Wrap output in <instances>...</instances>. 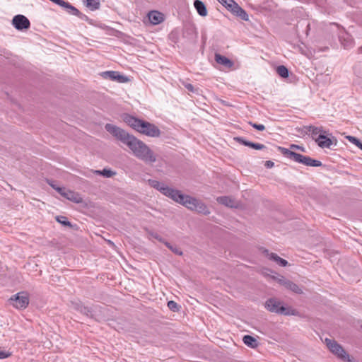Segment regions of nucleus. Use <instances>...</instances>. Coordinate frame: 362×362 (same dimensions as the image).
Wrapping results in <instances>:
<instances>
[{"mask_svg": "<svg viewBox=\"0 0 362 362\" xmlns=\"http://www.w3.org/2000/svg\"><path fill=\"white\" fill-rule=\"evenodd\" d=\"M168 307L170 310L175 312L178 311L180 306L176 302L173 300H170L168 303Z\"/></svg>", "mask_w": 362, "mask_h": 362, "instance_id": "7c9ffc66", "label": "nucleus"}, {"mask_svg": "<svg viewBox=\"0 0 362 362\" xmlns=\"http://www.w3.org/2000/svg\"><path fill=\"white\" fill-rule=\"evenodd\" d=\"M350 142H351L352 144H354L355 141H356V137L353 136H347L346 137Z\"/></svg>", "mask_w": 362, "mask_h": 362, "instance_id": "ea45409f", "label": "nucleus"}, {"mask_svg": "<svg viewBox=\"0 0 362 362\" xmlns=\"http://www.w3.org/2000/svg\"><path fill=\"white\" fill-rule=\"evenodd\" d=\"M76 309L78 310L81 313L86 315L88 317H93V312L91 308L84 306L80 303L76 304Z\"/></svg>", "mask_w": 362, "mask_h": 362, "instance_id": "4be33fe9", "label": "nucleus"}, {"mask_svg": "<svg viewBox=\"0 0 362 362\" xmlns=\"http://www.w3.org/2000/svg\"><path fill=\"white\" fill-rule=\"evenodd\" d=\"M148 183L151 185V187L156 189L159 192H160L163 194V189H165L167 187L166 185H165L163 182H160L159 181H157L156 180H148Z\"/></svg>", "mask_w": 362, "mask_h": 362, "instance_id": "5701e85b", "label": "nucleus"}, {"mask_svg": "<svg viewBox=\"0 0 362 362\" xmlns=\"http://www.w3.org/2000/svg\"><path fill=\"white\" fill-rule=\"evenodd\" d=\"M163 194L179 204L182 200V199H183V194L180 190L171 188L168 185L165 189H163Z\"/></svg>", "mask_w": 362, "mask_h": 362, "instance_id": "9d476101", "label": "nucleus"}, {"mask_svg": "<svg viewBox=\"0 0 362 362\" xmlns=\"http://www.w3.org/2000/svg\"><path fill=\"white\" fill-rule=\"evenodd\" d=\"M360 142L361 141L358 139H356V141H355L354 144H355L357 146L360 144Z\"/></svg>", "mask_w": 362, "mask_h": 362, "instance_id": "c03bdc74", "label": "nucleus"}, {"mask_svg": "<svg viewBox=\"0 0 362 362\" xmlns=\"http://www.w3.org/2000/svg\"><path fill=\"white\" fill-rule=\"evenodd\" d=\"M102 76L106 79H110L111 81L122 83L129 81L128 77L124 75H122L118 71H107L103 72Z\"/></svg>", "mask_w": 362, "mask_h": 362, "instance_id": "1a4fd4ad", "label": "nucleus"}, {"mask_svg": "<svg viewBox=\"0 0 362 362\" xmlns=\"http://www.w3.org/2000/svg\"><path fill=\"white\" fill-rule=\"evenodd\" d=\"M265 165H266L267 168H272V167H273V165H274V163H273L272 161L269 160V161H267V162H266Z\"/></svg>", "mask_w": 362, "mask_h": 362, "instance_id": "79ce46f5", "label": "nucleus"}, {"mask_svg": "<svg viewBox=\"0 0 362 362\" xmlns=\"http://www.w3.org/2000/svg\"><path fill=\"white\" fill-rule=\"evenodd\" d=\"M279 152L286 158L292 160L296 163L303 164L306 166L320 167L322 165L321 161L313 159L309 156H305L300 153H297L293 151L284 147H279Z\"/></svg>", "mask_w": 362, "mask_h": 362, "instance_id": "7ed1b4c3", "label": "nucleus"}, {"mask_svg": "<svg viewBox=\"0 0 362 362\" xmlns=\"http://www.w3.org/2000/svg\"><path fill=\"white\" fill-rule=\"evenodd\" d=\"M62 8H64V10L69 14L76 16L81 18H83V16H84L76 7H74L67 1H66L65 4Z\"/></svg>", "mask_w": 362, "mask_h": 362, "instance_id": "6ab92c4d", "label": "nucleus"}, {"mask_svg": "<svg viewBox=\"0 0 362 362\" xmlns=\"http://www.w3.org/2000/svg\"><path fill=\"white\" fill-rule=\"evenodd\" d=\"M165 245L175 254L182 255V252L175 246L171 245L169 243L165 242Z\"/></svg>", "mask_w": 362, "mask_h": 362, "instance_id": "c756f323", "label": "nucleus"}, {"mask_svg": "<svg viewBox=\"0 0 362 362\" xmlns=\"http://www.w3.org/2000/svg\"><path fill=\"white\" fill-rule=\"evenodd\" d=\"M148 17L150 22L153 25L159 24L163 21V15L156 11H150L148 14Z\"/></svg>", "mask_w": 362, "mask_h": 362, "instance_id": "f3484780", "label": "nucleus"}, {"mask_svg": "<svg viewBox=\"0 0 362 362\" xmlns=\"http://www.w3.org/2000/svg\"><path fill=\"white\" fill-rule=\"evenodd\" d=\"M315 142L321 148H330L333 144V140L327 137L324 134H319L318 136L315 138Z\"/></svg>", "mask_w": 362, "mask_h": 362, "instance_id": "ddd939ff", "label": "nucleus"}, {"mask_svg": "<svg viewBox=\"0 0 362 362\" xmlns=\"http://www.w3.org/2000/svg\"><path fill=\"white\" fill-rule=\"evenodd\" d=\"M11 354L9 353L0 350V359L6 358L8 357Z\"/></svg>", "mask_w": 362, "mask_h": 362, "instance_id": "e433bc0d", "label": "nucleus"}, {"mask_svg": "<svg viewBox=\"0 0 362 362\" xmlns=\"http://www.w3.org/2000/svg\"><path fill=\"white\" fill-rule=\"evenodd\" d=\"M10 303L18 309L25 308L29 303L28 296L25 293H18L9 299Z\"/></svg>", "mask_w": 362, "mask_h": 362, "instance_id": "0eeeda50", "label": "nucleus"}, {"mask_svg": "<svg viewBox=\"0 0 362 362\" xmlns=\"http://www.w3.org/2000/svg\"><path fill=\"white\" fill-rule=\"evenodd\" d=\"M289 150H300L303 152H305V148L303 146H300L296 144H291Z\"/></svg>", "mask_w": 362, "mask_h": 362, "instance_id": "473e14b6", "label": "nucleus"}, {"mask_svg": "<svg viewBox=\"0 0 362 362\" xmlns=\"http://www.w3.org/2000/svg\"><path fill=\"white\" fill-rule=\"evenodd\" d=\"M361 150H362V148H361Z\"/></svg>", "mask_w": 362, "mask_h": 362, "instance_id": "de8ad7c7", "label": "nucleus"}, {"mask_svg": "<svg viewBox=\"0 0 362 362\" xmlns=\"http://www.w3.org/2000/svg\"><path fill=\"white\" fill-rule=\"evenodd\" d=\"M185 87L190 92H194V86L190 83H186L185 84Z\"/></svg>", "mask_w": 362, "mask_h": 362, "instance_id": "58836bf2", "label": "nucleus"}, {"mask_svg": "<svg viewBox=\"0 0 362 362\" xmlns=\"http://www.w3.org/2000/svg\"><path fill=\"white\" fill-rule=\"evenodd\" d=\"M64 197L75 203H81L83 201L82 197L78 193L74 192L69 189L66 190Z\"/></svg>", "mask_w": 362, "mask_h": 362, "instance_id": "a211bd4d", "label": "nucleus"}, {"mask_svg": "<svg viewBox=\"0 0 362 362\" xmlns=\"http://www.w3.org/2000/svg\"><path fill=\"white\" fill-rule=\"evenodd\" d=\"M48 184L53 188L56 190V188H57L59 186H57L56 184H55V182L54 181H48Z\"/></svg>", "mask_w": 362, "mask_h": 362, "instance_id": "a19ab883", "label": "nucleus"}, {"mask_svg": "<svg viewBox=\"0 0 362 362\" xmlns=\"http://www.w3.org/2000/svg\"><path fill=\"white\" fill-rule=\"evenodd\" d=\"M50 1L57 4V5L60 6L61 7H63L66 3V1L64 0H50Z\"/></svg>", "mask_w": 362, "mask_h": 362, "instance_id": "4c0bfd02", "label": "nucleus"}, {"mask_svg": "<svg viewBox=\"0 0 362 362\" xmlns=\"http://www.w3.org/2000/svg\"><path fill=\"white\" fill-rule=\"evenodd\" d=\"M235 16L240 17L242 20L248 21V15L235 1L233 0L229 7L227 8Z\"/></svg>", "mask_w": 362, "mask_h": 362, "instance_id": "9b49d317", "label": "nucleus"}, {"mask_svg": "<svg viewBox=\"0 0 362 362\" xmlns=\"http://www.w3.org/2000/svg\"><path fill=\"white\" fill-rule=\"evenodd\" d=\"M66 190V189L65 187H59V186L57 188H56V191L63 197L64 195Z\"/></svg>", "mask_w": 362, "mask_h": 362, "instance_id": "f704fd0d", "label": "nucleus"}, {"mask_svg": "<svg viewBox=\"0 0 362 362\" xmlns=\"http://www.w3.org/2000/svg\"><path fill=\"white\" fill-rule=\"evenodd\" d=\"M220 4L224 6L226 8L229 7L233 0H217Z\"/></svg>", "mask_w": 362, "mask_h": 362, "instance_id": "72a5a7b5", "label": "nucleus"}, {"mask_svg": "<svg viewBox=\"0 0 362 362\" xmlns=\"http://www.w3.org/2000/svg\"><path fill=\"white\" fill-rule=\"evenodd\" d=\"M284 287L296 293H302L303 292L296 284L291 281L290 280L287 281Z\"/></svg>", "mask_w": 362, "mask_h": 362, "instance_id": "b1692460", "label": "nucleus"}, {"mask_svg": "<svg viewBox=\"0 0 362 362\" xmlns=\"http://www.w3.org/2000/svg\"><path fill=\"white\" fill-rule=\"evenodd\" d=\"M180 202V204L187 207L191 211H195L197 213L202 214L204 215H209L210 211L207 206L202 201L183 194V199Z\"/></svg>", "mask_w": 362, "mask_h": 362, "instance_id": "20e7f679", "label": "nucleus"}, {"mask_svg": "<svg viewBox=\"0 0 362 362\" xmlns=\"http://www.w3.org/2000/svg\"><path fill=\"white\" fill-rule=\"evenodd\" d=\"M276 73L282 78H287L288 76V69L284 65L277 66Z\"/></svg>", "mask_w": 362, "mask_h": 362, "instance_id": "cd10ccee", "label": "nucleus"}, {"mask_svg": "<svg viewBox=\"0 0 362 362\" xmlns=\"http://www.w3.org/2000/svg\"><path fill=\"white\" fill-rule=\"evenodd\" d=\"M307 129H308V132L311 134L314 139L315 138V136H318L319 134H322L321 133L322 132V129L320 127L309 126L307 127Z\"/></svg>", "mask_w": 362, "mask_h": 362, "instance_id": "a878e982", "label": "nucleus"}, {"mask_svg": "<svg viewBox=\"0 0 362 362\" xmlns=\"http://www.w3.org/2000/svg\"><path fill=\"white\" fill-rule=\"evenodd\" d=\"M243 341L247 346L253 349L257 347L259 344L257 340L250 335H245Z\"/></svg>", "mask_w": 362, "mask_h": 362, "instance_id": "412c9836", "label": "nucleus"}, {"mask_svg": "<svg viewBox=\"0 0 362 362\" xmlns=\"http://www.w3.org/2000/svg\"><path fill=\"white\" fill-rule=\"evenodd\" d=\"M288 281V280L285 279L284 276H281L280 278L278 279V282L284 286H285Z\"/></svg>", "mask_w": 362, "mask_h": 362, "instance_id": "c9c22d12", "label": "nucleus"}, {"mask_svg": "<svg viewBox=\"0 0 362 362\" xmlns=\"http://www.w3.org/2000/svg\"><path fill=\"white\" fill-rule=\"evenodd\" d=\"M214 57L217 64L223 65L226 68H231L233 66V62L225 56L216 53Z\"/></svg>", "mask_w": 362, "mask_h": 362, "instance_id": "2eb2a0df", "label": "nucleus"}, {"mask_svg": "<svg viewBox=\"0 0 362 362\" xmlns=\"http://www.w3.org/2000/svg\"><path fill=\"white\" fill-rule=\"evenodd\" d=\"M216 201L219 204L225 205L228 207L233 208L238 206L236 201L232 197L228 196L218 197H217Z\"/></svg>", "mask_w": 362, "mask_h": 362, "instance_id": "dca6fc26", "label": "nucleus"}, {"mask_svg": "<svg viewBox=\"0 0 362 362\" xmlns=\"http://www.w3.org/2000/svg\"><path fill=\"white\" fill-rule=\"evenodd\" d=\"M153 236L155 238H156L157 240H158L159 241L163 242L162 238H160L158 235L155 234V235H153Z\"/></svg>", "mask_w": 362, "mask_h": 362, "instance_id": "37998d69", "label": "nucleus"}, {"mask_svg": "<svg viewBox=\"0 0 362 362\" xmlns=\"http://www.w3.org/2000/svg\"><path fill=\"white\" fill-rule=\"evenodd\" d=\"M93 173L103 175L105 177H111L115 175V172L107 169H103V170H95L93 171Z\"/></svg>", "mask_w": 362, "mask_h": 362, "instance_id": "bb28decb", "label": "nucleus"}, {"mask_svg": "<svg viewBox=\"0 0 362 362\" xmlns=\"http://www.w3.org/2000/svg\"><path fill=\"white\" fill-rule=\"evenodd\" d=\"M236 141L244 146L255 148L256 150H262L266 148V146L264 144L259 143H253L252 141H247L242 137L235 138Z\"/></svg>", "mask_w": 362, "mask_h": 362, "instance_id": "4468645a", "label": "nucleus"}, {"mask_svg": "<svg viewBox=\"0 0 362 362\" xmlns=\"http://www.w3.org/2000/svg\"><path fill=\"white\" fill-rule=\"evenodd\" d=\"M86 5L91 11H95L100 8V3L99 0H86Z\"/></svg>", "mask_w": 362, "mask_h": 362, "instance_id": "393cba45", "label": "nucleus"}, {"mask_svg": "<svg viewBox=\"0 0 362 362\" xmlns=\"http://www.w3.org/2000/svg\"><path fill=\"white\" fill-rule=\"evenodd\" d=\"M262 252L270 260L275 262L279 266L286 267L288 264V262L286 259L281 258L275 253L269 252L268 250H264Z\"/></svg>", "mask_w": 362, "mask_h": 362, "instance_id": "f8f14e48", "label": "nucleus"}, {"mask_svg": "<svg viewBox=\"0 0 362 362\" xmlns=\"http://www.w3.org/2000/svg\"><path fill=\"white\" fill-rule=\"evenodd\" d=\"M360 149H362V143L360 142V144L357 146Z\"/></svg>", "mask_w": 362, "mask_h": 362, "instance_id": "a18cd8bd", "label": "nucleus"}, {"mask_svg": "<svg viewBox=\"0 0 362 362\" xmlns=\"http://www.w3.org/2000/svg\"><path fill=\"white\" fill-rule=\"evenodd\" d=\"M194 6L197 13L201 16H206L207 15V10L205 4L200 0H194Z\"/></svg>", "mask_w": 362, "mask_h": 362, "instance_id": "aec40b11", "label": "nucleus"}, {"mask_svg": "<svg viewBox=\"0 0 362 362\" xmlns=\"http://www.w3.org/2000/svg\"><path fill=\"white\" fill-rule=\"evenodd\" d=\"M123 120L136 132L151 137H158L160 129L153 124L138 119L130 115L123 116Z\"/></svg>", "mask_w": 362, "mask_h": 362, "instance_id": "f03ea898", "label": "nucleus"}, {"mask_svg": "<svg viewBox=\"0 0 362 362\" xmlns=\"http://www.w3.org/2000/svg\"><path fill=\"white\" fill-rule=\"evenodd\" d=\"M325 342L329 350L338 358L346 362H351L349 355L345 351L343 347L336 341L326 338Z\"/></svg>", "mask_w": 362, "mask_h": 362, "instance_id": "39448f33", "label": "nucleus"}, {"mask_svg": "<svg viewBox=\"0 0 362 362\" xmlns=\"http://www.w3.org/2000/svg\"><path fill=\"white\" fill-rule=\"evenodd\" d=\"M105 128L107 132L111 134L117 140L127 146L133 155L138 159L145 163H153L156 161V156L142 141L138 139L134 136L129 134L124 129L112 124H106Z\"/></svg>", "mask_w": 362, "mask_h": 362, "instance_id": "f257e3e1", "label": "nucleus"}, {"mask_svg": "<svg viewBox=\"0 0 362 362\" xmlns=\"http://www.w3.org/2000/svg\"><path fill=\"white\" fill-rule=\"evenodd\" d=\"M265 308L272 313L283 314L285 315L291 314L289 309L284 307L280 300L274 298H269L266 301Z\"/></svg>", "mask_w": 362, "mask_h": 362, "instance_id": "423d86ee", "label": "nucleus"}, {"mask_svg": "<svg viewBox=\"0 0 362 362\" xmlns=\"http://www.w3.org/2000/svg\"><path fill=\"white\" fill-rule=\"evenodd\" d=\"M14 28L18 30L28 29L30 26L29 20L23 15H16L12 20Z\"/></svg>", "mask_w": 362, "mask_h": 362, "instance_id": "6e6552de", "label": "nucleus"}, {"mask_svg": "<svg viewBox=\"0 0 362 362\" xmlns=\"http://www.w3.org/2000/svg\"><path fill=\"white\" fill-rule=\"evenodd\" d=\"M56 221L64 226L71 227V222L65 216H58L56 217Z\"/></svg>", "mask_w": 362, "mask_h": 362, "instance_id": "c85d7f7f", "label": "nucleus"}, {"mask_svg": "<svg viewBox=\"0 0 362 362\" xmlns=\"http://www.w3.org/2000/svg\"><path fill=\"white\" fill-rule=\"evenodd\" d=\"M249 124L254 127L255 129L259 130V131H263L265 129V127L263 124H256L252 122H249Z\"/></svg>", "mask_w": 362, "mask_h": 362, "instance_id": "2f4dec72", "label": "nucleus"}, {"mask_svg": "<svg viewBox=\"0 0 362 362\" xmlns=\"http://www.w3.org/2000/svg\"><path fill=\"white\" fill-rule=\"evenodd\" d=\"M334 144L335 145L337 144V140L336 139L334 140Z\"/></svg>", "mask_w": 362, "mask_h": 362, "instance_id": "49530a36", "label": "nucleus"}]
</instances>
